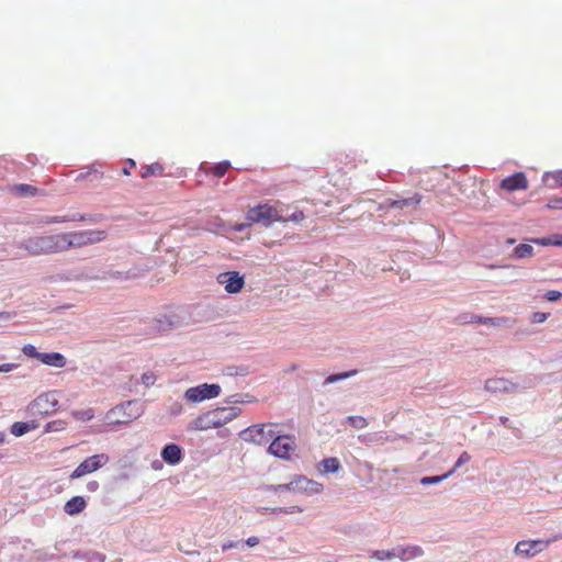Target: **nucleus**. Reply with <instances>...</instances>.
<instances>
[{"mask_svg": "<svg viewBox=\"0 0 562 562\" xmlns=\"http://www.w3.org/2000/svg\"><path fill=\"white\" fill-rule=\"evenodd\" d=\"M420 201L422 196L416 193L407 199L394 200L391 202L390 206L395 209H404L406 206H412L413 209H416Z\"/></svg>", "mask_w": 562, "mask_h": 562, "instance_id": "aec40b11", "label": "nucleus"}, {"mask_svg": "<svg viewBox=\"0 0 562 562\" xmlns=\"http://www.w3.org/2000/svg\"><path fill=\"white\" fill-rule=\"evenodd\" d=\"M11 317L10 313L8 312H1L0 313V319L1 321H5V319H9Z\"/></svg>", "mask_w": 562, "mask_h": 562, "instance_id": "5fc2aeb1", "label": "nucleus"}, {"mask_svg": "<svg viewBox=\"0 0 562 562\" xmlns=\"http://www.w3.org/2000/svg\"><path fill=\"white\" fill-rule=\"evenodd\" d=\"M462 324L470 323H480V324H488L493 326H505L507 323V318L505 317H483L475 314H464L459 317Z\"/></svg>", "mask_w": 562, "mask_h": 562, "instance_id": "4468645a", "label": "nucleus"}, {"mask_svg": "<svg viewBox=\"0 0 562 562\" xmlns=\"http://www.w3.org/2000/svg\"><path fill=\"white\" fill-rule=\"evenodd\" d=\"M258 543H259V538H258V537H255V536L249 537V538L246 540V544H247L248 547H255V546H257Z\"/></svg>", "mask_w": 562, "mask_h": 562, "instance_id": "09e8293b", "label": "nucleus"}, {"mask_svg": "<svg viewBox=\"0 0 562 562\" xmlns=\"http://www.w3.org/2000/svg\"><path fill=\"white\" fill-rule=\"evenodd\" d=\"M190 321L188 306H173L166 308L153 318V328L157 331L172 330L188 325Z\"/></svg>", "mask_w": 562, "mask_h": 562, "instance_id": "f03ea898", "label": "nucleus"}, {"mask_svg": "<svg viewBox=\"0 0 562 562\" xmlns=\"http://www.w3.org/2000/svg\"><path fill=\"white\" fill-rule=\"evenodd\" d=\"M261 514H295L302 513L303 508L300 506H290V507H262L259 509Z\"/></svg>", "mask_w": 562, "mask_h": 562, "instance_id": "412c9836", "label": "nucleus"}, {"mask_svg": "<svg viewBox=\"0 0 562 562\" xmlns=\"http://www.w3.org/2000/svg\"><path fill=\"white\" fill-rule=\"evenodd\" d=\"M49 395H50V400L48 402V406L52 408V411H54L58 401L55 398L54 394H49Z\"/></svg>", "mask_w": 562, "mask_h": 562, "instance_id": "603ef678", "label": "nucleus"}, {"mask_svg": "<svg viewBox=\"0 0 562 562\" xmlns=\"http://www.w3.org/2000/svg\"><path fill=\"white\" fill-rule=\"evenodd\" d=\"M160 456L166 463L170 465H176L181 462L183 458V451L179 445L167 443L162 448Z\"/></svg>", "mask_w": 562, "mask_h": 562, "instance_id": "ddd939ff", "label": "nucleus"}, {"mask_svg": "<svg viewBox=\"0 0 562 562\" xmlns=\"http://www.w3.org/2000/svg\"><path fill=\"white\" fill-rule=\"evenodd\" d=\"M110 458L105 453L94 454L85 459L71 473V479H79L86 474L92 473L109 462Z\"/></svg>", "mask_w": 562, "mask_h": 562, "instance_id": "0eeeda50", "label": "nucleus"}, {"mask_svg": "<svg viewBox=\"0 0 562 562\" xmlns=\"http://www.w3.org/2000/svg\"><path fill=\"white\" fill-rule=\"evenodd\" d=\"M519 246L525 247V246H528V245L526 243H522Z\"/></svg>", "mask_w": 562, "mask_h": 562, "instance_id": "e2e57ef3", "label": "nucleus"}, {"mask_svg": "<svg viewBox=\"0 0 562 562\" xmlns=\"http://www.w3.org/2000/svg\"><path fill=\"white\" fill-rule=\"evenodd\" d=\"M297 368H299V366H297V364H295V363H293V364H291V366L285 370V372H286V373L293 372V371L297 370Z\"/></svg>", "mask_w": 562, "mask_h": 562, "instance_id": "6e6d98bb", "label": "nucleus"}, {"mask_svg": "<svg viewBox=\"0 0 562 562\" xmlns=\"http://www.w3.org/2000/svg\"><path fill=\"white\" fill-rule=\"evenodd\" d=\"M290 492L318 494L323 491V485L304 475H295L290 482Z\"/></svg>", "mask_w": 562, "mask_h": 562, "instance_id": "1a4fd4ad", "label": "nucleus"}, {"mask_svg": "<svg viewBox=\"0 0 562 562\" xmlns=\"http://www.w3.org/2000/svg\"><path fill=\"white\" fill-rule=\"evenodd\" d=\"M31 249H32V251H31L32 255H41V254H48L49 252V251H41L44 248H31Z\"/></svg>", "mask_w": 562, "mask_h": 562, "instance_id": "864d4df0", "label": "nucleus"}, {"mask_svg": "<svg viewBox=\"0 0 562 562\" xmlns=\"http://www.w3.org/2000/svg\"><path fill=\"white\" fill-rule=\"evenodd\" d=\"M38 360L54 368H64L66 366V358L59 352H42Z\"/></svg>", "mask_w": 562, "mask_h": 562, "instance_id": "f3484780", "label": "nucleus"}, {"mask_svg": "<svg viewBox=\"0 0 562 562\" xmlns=\"http://www.w3.org/2000/svg\"><path fill=\"white\" fill-rule=\"evenodd\" d=\"M265 491L267 492H273V493H278V492H284V491H289L290 492V483H286V484H277V485H266L265 486Z\"/></svg>", "mask_w": 562, "mask_h": 562, "instance_id": "e433bc0d", "label": "nucleus"}, {"mask_svg": "<svg viewBox=\"0 0 562 562\" xmlns=\"http://www.w3.org/2000/svg\"><path fill=\"white\" fill-rule=\"evenodd\" d=\"M65 425L66 423L63 422V420H54V422H50L46 425V431L47 432H50V431H59V430H63L65 429Z\"/></svg>", "mask_w": 562, "mask_h": 562, "instance_id": "f704fd0d", "label": "nucleus"}, {"mask_svg": "<svg viewBox=\"0 0 562 562\" xmlns=\"http://www.w3.org/2000/svg\"><path fill=\"white\" fill-rule=\"evenodd\" d=\"M14 191L21 195L35 194L37 189L30 184H19L14 188Z\"/></svg>", "mask_w": 562, "mask_h": 562, "instance_id": "2f4dec72", "label": "nucleus"}, {"mask_svg": "<svg viewBox=\"0 0 562 562\" xmlns=\"http://www.w3.org/2000/svg\"><path fill=\"white\" fill-rule=\"evenodd\" d=\"M395 553H396L397 559H400L403 562H408L413 559L423 557L424 550L419 546H407V547L397 546V547H395Z\"/></svg>", "mask_w": 562, "mask_h": 562, "instance_id": "2eb2a0df", "label": "nucleus"}, {"mask_svg": "<svg viewBox=\"0 0 562 562\" xmlns=\"http://www.w3.org/2000/svg\"><path fill=\"white\" fill-rule=\"evenodd\" d=\"M162 172H164V167L158 162H154V164H150L147 166H143L140 168L139 176H140V178L146 179V178H148L150 176H155V175L161 176Z\"/></svg>", "mask_w": 562, "mask_h": 562, "instance_id": "5701e85b", "label": "nucleus"}, {"mask_svg": "<svg viewBox=\"0 0 562 562\" xmlns=\"http://www.w3.org/2000/svg\"><path fill=\"white\" fill-rule=\"evenodd\" d=\"M533 255V248H514V256L516 258H528Z\"/></svg>", "mask_w": 562, "mask_h": 562, "instance_id": "c9c22d12", "label": "nucleus"}, {"mask_svg": "<svg viewBox=\"0 0 562 562\" xmlns=\"http://www.w3.org/2000/svg\"><path fill=\"white\" fill-rule=\"evenodd\" d=\"M357 374V370H351V371H347V372H340V373H334V374H330L328 375L324 382H323V385H328V384H331V383H337V382H340V381H344L348 378H351L353 375Z\"/></svg>", "mask_w": 562, "mask_h": 562, "instance_id": "bb28decb", "label": "nucleus"}, {"mask_svg": "<svg viewBox=\"0 0 562 562\" xmlns=\"http://www.w3.org/2000/svg\"><path fill=\"white\" fill-rule=\"evenodd\" d=\"M244 401L245 402H252V398L249 395H247L246 400H244Z\"/></svg>", "mask_w": 562, "mask_h": 562, "instance_id": "680f3d73", "label": "nucleus"}, {"mask_svg": "<svg viewBox=\"0 0 562 562\" xmlns=\"http://www.w3.org/2000/svg\"><path fill=\"white\" fill-rule=\"evenodd\" d=\"M268 425L256 424L247 427L239 432L241 440L250 442L257 446H263L269 442L276 436V431L272 429H266Z\"/></svg>", "mask_w": 562, "mask_h": 562, "instance_id": "39448f33", "label": "nucleus"}, {"mask_svg": "<svg viewBox=\"0 0 562 562\" xmlns=\"http://www.w3.org/2000/svg\"><path fill=\"white\" fill-rule=\"evenodd\" d=\"M18 367V364L15 363H3V364H0V372H10L12 371L13 369H15Z\"/></svg>", "mask_w": 562, "mask_h": 562, "instance_id": "49530a36", "label": "nucleus"}, {"mask_svg": "<svg viewBox=\"0 0 562 562\" xmlns=\"http://www.w3.org/2000/svg\"><path fill=\"white\" fill-rule=\"evenodd\" d=\"M101 232L91 233V237L88 238L89 241H100L102 239Z\"/></svg>", "mask_w": 562, "mask_h": 562, "instance_id": "3c124183", "label": "nucleus"}, {"mask_svg": "<svg viewBox=\"0 0 562 562\" xmlns=\"http://www.w3.org/2000/svg\"><path fill=\"white\" fill-rule=\"evenodd\" d=\"M225 402L227 404H237V403H243L245 402L243 398H241V395L240 394H233L231 396H228Z\"/></svg>", "mask_w": 562, "mask_h": 562, "instance_id": "a19ab883", "label": "nucleus"}, {"mask_svg": "<svg viewBox=\"0 0 562 562\" xmlns=\"http://www.w3.org/2000/svg\"><path fill=\"white\" fill-rule=\"evenodd\" d=\"M156 381V376L153 372H145L143 375H142V383L146 386V387H149L151 385H154Z\"/></svg>", "mask_w": 562, "mask_h": 562, "instance_id": "58836bf2", "label": "nucleus"}, {"mask_svg": "<svg viewBox=\"0 0 562 562\" xmlns=\"http://www.w3.org/2000/svg\"><path fill=\"white\" fill-rule=\"evenodd\" d=\"M35 428H37V424L34 420L26 423L15 422L14 424L11 425L10 432L15 437H21Z\"/></svg>", "mask_w": 562, "mask_h": 562, "instance_id": "6ab92c4d", "label": "nucleus"}, {"mask_svg": "<svg viewBox=\"0 0 562 562\" xmlns=\"http://www.w3.org/2000/svg\"><path fill=\"white\" fill-rule=\"evenodd\" d=\"M7 435L3 431H0V445L5 442Z\"/></svg>", "mask_w": 562, "mask_h": 562, "instance_id": "4d7b16f0", "label": "nucleus"}, {"mask_svg": "<svg viewBox=\"0 0 562 562\" xmlns=\"http://www.w3.org/2000/svg\"><path fill=\"white\" fill-rule=\"evenodd\" d=\"M295 447L294 439L290 436L276 435L273 441L268 447V452L277 458L288 460L290 451Z\"/></svg>", "mask_w": 562, "mask_h": 562, "instance_id": "6e6552de", "label": "nucleus"}, {"mask_svg": "<svg viewBox=\"0 0 562 562\" xmlns=\"http://www.w3.org/2000/svg\"><path fill=\"white\" fill-rule=\"evenodd\" d=\"M143 406L137 401H127L116 405L108 413V418L114 424H127L143 414Z\"/></svg>", "mask_w": 562, "mask_h": 562, "instance_id": "20e7f679", "label": "nucleus"}, {"mask_svg": "<svg viewBox=\"0 0 562 562\" xmlns=\"http://www.w3.org/2000/svg\"><path fill=\"white\" fill-rule=\"evenodd\" d=\"M544 297L550 301V302H554L559 299L562 297V293L559 292V291H548L546 294H544Z\"/></svg>", "mask_w": 562, "mask_h": 562, "instance_id": "ea45409f", "label": "nucleus"}, {"mask_svg": "<svg viewBox=\"0 0 562 562\" xmlns=\"http://www.w3.org/2000/svg\"><path fill=\"white\" fill-rule=\"evenodd\" d=\"M239 413L240 409L237 407H216L193 419L189 425V429L207 430L217 428L236 418Z\"/></svg>", "mask_w": 562, "mask_h": 562, "instance_id": "f257e3e1", "label": "nucleus"}, {"mask_svg": "<svg viewBox=\"0 0 562 562\" xmlns=\"http://www.w3.org/2000/svg\"><path fill=\"white\" fill-rule=\"evenodd\" d=\"M541 541H519L515 547V552L531 558L541 551Z\"/></svg>", "mask_w": 562, "mask_h": 562, "instance_id": "dca6fc26", "label": "nucleus"}, {"mask_svg": "<svg viewBox=\"0 0 562 562\" xmlns=\"http://www.w3.org/2000/svg\"><path fill=\"white\" fill-rule=\"evenodd\" d=\"M346 420L351 427L357 429H362L368 426L367 419L362 416H348Z\"/></svg>", "mask_w": 562, "mask_h": 562, "instance_id": "7c9ffc66", "label": "nucleus"}, {"mask_svg": "<svg viewBox=\"0 0 562 562\" xmlns=\"http://www.w3.org/2000/svg\"><path fill=\"white\" fill-rule=\"evenodd\" d=\"M549 209H560L562 210V198L552 199L548 202L547 205Z\"/></svg>", "mask_w": 562, "mask_h": 562, "instance_id": "79ce46f5", "label": "nucleus"}, {"mask_svg": "<svg viewBox=\"0 0 562 562\" xmlns=\"http://www.w3.org/2000/svg\"><path fill=\"white\" fill-rule=\"evenodd\" d=\"M506 243H507V244H509V245H512V244L516 243V240H515V239H513V238H509V239H507V241H506Z\"/></svg>", "mask_w": 562, "mask_h": 562, "instance_id": "052dcab7", "label": "nucleus"}, {"mask_svg": "<svg viewBox=\"0 0 562 562\" xmlns=\"http://www.w3.org/2000/svg\"><path fill=\"white\" fill-rule=\"evenodd\" d=\"M127 165H128V167H125L122 170L123 175H125V176H130L131 175V170L136 167V164H135V161L133 159H128L127 160Z\"/></svg>", "mask_w": 562, "mask_h": 562, "instance_id": "a18cd8bd", "label": "nucleus"}, {"mask_svg": "<svg viewBox=\"0 0 562 562\" xmlns=\"http://www.w3.org/2000/svg\"><path fill=\"white\" fill-rule=\"evenodd\" d=\"M87 488L88 491L90 492H95L98 488H99V483L97 481H90L88 484H87Z\"/></svg>", "mask_w": 562, "mask_h": 562, "instance_id": "8fccbe9b", "label": "nucleus"}, {"mask_svg": "<svg viewBox=\"0 0 562 562\" xmlns=\"http://www.w3.org/2000/svg\"><path fill=\"white\" fill-rule=\"evenodd\" d=\"M112 276L115 277V278H122V272L116 271Z\"/></svg>", "mask_w": 562, "mask_h": 562, "instance_id": "bf43d9fd", "label": "nucleus"}, {"mask_svg": "<svg viewBox=\"0 0 562 562\" xmlns=\"http://www.w3.org/2000/svg\"><path fill=\"white\" fill-rule=\"evenodd\" d=\"M220 284H223L225 291L231 294H235L241 291L245 284L244 277L237 271L222 272L216 277Z\"/></svg>", "mask_w": 562, "mask_h": 562, "instance_id": "9d476101", "label": "nucleus"}, {"mask_svg": "<svg viewBox=\"0 0 562 562\" xmlns=\"http://www.w3.org/2000/svg\"><path fill=\"white\" fill-rule=\"evenodd\" d=\"M543 181L550 187H562V170L546 172Z\"/></svg>", "mask_w": 562, "mask_h": 562, "instance_id": "a878e982", "label": "nucleus"}, {"mask_svg": "<svg viewBox=\"0 0 562 562\" xmlns=\"http://www.w3.org/2000/svg\"><path fill=\"white\" fill-rule=\"evenodd\" d=\"M324 472L336 473L340 469V463L337 458H326L323 460Z\"/></svg>", "mask_w": 562, "mask_h": 562, "instance_id": "c756f323", "label": "nucleus"}, {"mask_svg": "<svg viewBox=\"0 0 562 562\" xmlns=\"http://www.w3.org/2000/svg\"><path fill=\"white\" fill-rule=\"evenodd\" d=\"M526 243H535L540 246H562V234H555L546 238L526 239Z\"/></svg>", "mask_w": 562, "mask_h": 562, "instance_id": "4be33fe9", "label": "nucleus"}, {"mask_svg": "<svg viewBox=\"0 0 562 562\" xmlns=\"http://www.w3.org/2000/svg\"><path fill=\"white\" fill-rule=\"evenodd\" d=\"M221 390L218 384L203 383L198 386L189 387L184 393V398L191 403H200L217 397L221 394Z\"/></svg>", "mask_w": 562, "mask_h": 562, "instance_id": "423d86ee", "label": "nucleus"}, {"mask_svg": "<svg viewBox=\"0 0 562 562\" xmlns=\"http://www.w3.org/2000/svg\"><path fill=\"white\" fill-rule=\"evenodd\" d=\"M90 562H104L105 561V555L103 553H100V552H92V557L89 559Z\"/></svg>", "mask_w": 562, "mask_h": 562, "instance_id": "c03bdc74", "label": "nucleus"}, {"mask_svg": "<svg viewBox=\"0 0 562 562\" xmlns=\"http://www.w3.org/2000/svg\"><path fill=\"white\" fill-rule=\"evenodd\" d=\"M452 475V471H448L442 475L424 476L419 480L422 485L438 484Z\"/></svg>", "mask_w": 562, "mask_h": 562, "instance_id": "c85d7f7f", "label": "nucleus"}, {"mask_svg": "<svg viewBox=\"0 0 562 562\" xmlns=\"http://www.w3.org/2000/svg\"><path fill=\"white\" fill-rule=\"evenodd\" d=\"M229 168H231V162L225 160V161H221V162L210 167L209 169L205 170V172L212 173L217 178H222L226 175V172L228 171Z\"/></svg>", "mask_w": 562, "mask_h": 562, "instance_id": "393cba45", "label": "nucleus"}, {"mask_svg": "<svg viewBox=\"0 0 562 562\" xmlns=\"http://www.w3.org/2000/svg\"><path fill=\"white\" fill-rule=\"evenodd\" d=\"M501 422L503 425L508 426L509 418L508 417H501Z\"/></svg>", "mask_w": 562, "mask_h": 562, "instance_id": "13d9d810", "label": "nucleus"}, {"mask_svg": "<svg viewBox=\"0 0 562 562\" xmlns=\"http://www.w3.org/2000/svg\"><path fill=\"white\" fill-rule=\"evenodd\" d=\"M86 501L81 496H74L69 501L66 502L64 506V510L66 514L70 516H75L81 513L86 508Z\"/></svg>", "mask_w": 562, "mask_h": 562, "instance_id": "a211bd4d", "label": "nucleus"}, {"mask_svg": "<svg viewBox=\"0 0 562 562\" xmlns=\"http://www.w3.org/2000/svg\"><path fill=\"white\" fill-rule=\"evenodd\" d=\"M49 400V394L41 395L33 401V403L31 404L32 408H36L42 414H48L50 412V407L48 406Z\"/></svg>", "mask_w": 562, "mask_h": 562, "instance_id": "b1692460", "label": "nucleus"}, {"mask_svg": "<svg viewBox=\"0 0 562 562\" xmlns=\"http://www.w3.org/2000/svg\"><path fill=\"white\" fill-rule=\"evenodd\" d=\"M182 405L180 403H175L171 408H170V412L172 415L177 416V415H180L182 413Z\"/></svg>", "mask_w": 562, "mask_h": 562, "instance_id": "de8ad7c7", "label": "nucleus"}, {"mask_svg": "<svg viewBox=\"0 0 562 562\" xmlns=\"http://www.w3.org/2000/svg\"><path fill=\"white\" fill-rule=\"evenodd\" d=\"M371 559L375 560H392L396 558L395 548L391 550H374L370 553Z\"/></svg>", "mask_w": 562, "mask_h": 562, "instance_id": "cd10ccee", "label": "nucleus"}, {"mask_svg": "<svg viewBox=\"0 0 562 562\" xmlns=\"http://www.w3.org/2000/svg\"><path fill=\"white\" fill-rule=\"evenodd\" d=\"M279 218L278 211L268 205V204H259L255 207H251L246 215L247 223L238 224L234 228L236 232H243L248 228L254 223H259L265 226L270 225L272 222Z\"/></svg>", "mask_w": 562, "mask_h": 562, "instance_id": "7ed1b4c3", "label": "nucleus"}, {"mask_svg": "<svg viewBox=\"0 0 562 562\" xmlns=\"http://www.w3.org/2000/svg\"><path fill=\"white\" fill-rule=\"evenodd\" d=\"M526 386H524L525 389ZM484 389L491 393H516L522 390L518 384L504 378H493L485 381Z\"/></svg>", "mask_w": 562, "mask_h": 562, "instance_id": "9b49d317", "label": "nucleus"}, {"mask_svg": "<svg viewBox=\"0 0 562 562\" xmlns=\"http://www.w3.org/2000/svg\"><path fill=\"white\" fill-rule=\"evenodd\" d=\"M548 315L547 313H542V312H535L532 313L531 317H530V322L532 324H541V323H544L548 318Z\"/></svg>", "mask_w": 562, "mask_h": 562, "instance_id": "4c0bfd02", "label": "nucleus"}, {"mask_svg": "<svg viewBox=\"0 0 562 562\" xmlns=\"http://www.w3.org/2000/svg\"><path fill=\"white\" fill-rule=\"evenodd\" d=\"M22 351L25 356L30 357V358H35V359H40V356L42 352H38L36 347L31 345V344H27L25 345L23 348H22Z\"/></svg>", "mask_w": 562, "mask_h": 562, "instance_id": "72a5a7b5", "label": "nucleus"}, {"mask_svg": "<svg viewBox=\"0 0 562 562\" xmlns=\"http://www.w3.org/2000/svg\"><path fill=\"white\" fill-rule=\"evenodd\" d=\"M471 460V456L464 451L460 454V457L458 458L457 462L454 463L453 468L450 470L452 471V474L459 469L461 468L463 464L470 462Z\"/></svg>", "mask_w": 562, "mask_h": 562, "instance_id": "473e14b6", "label": "nucleus"}, {"mask_svg": "<svg viewBox=\"0 0 562 562\" xmlns=\"http://www.w3.org/2000/svg\"><path fill=\"white\" fill-rule=\"evenodd\" d=\"M528 179L521 171L506 177L499 183V188L506 192H514L518 190H526L528 188Z\"/></svg>", "mask_w": 562, "mask_h": 562, "instance_id": "f8f14e48", "label": "nucleus"}, {"mask_svg": "<svg viewBox=\"0 0 562 562\" xmlns=\"http://www.w3.org/2000/svg\"><path fill=\"white\" fill-rule=\"evenodd\" d=\"M239 544H240V541H231V540H229V541H226V542H224V543L222 544V550H223V551H227V550H229V549H232V548H236V547H238Z\"/></svg>", "mask_w": 562, "mask_h": 562, "instance_id": "37998d69", "label": "nucleus"}]
</instances>
